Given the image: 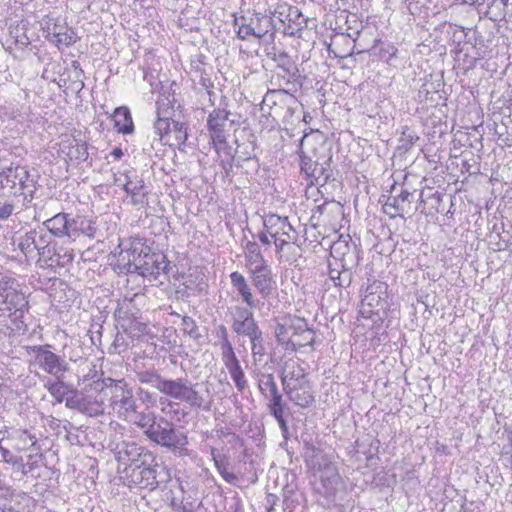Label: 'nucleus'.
<instances>
[{"label":"nucleus","instance_id":"obj_48","mask_svg":"<svg viewBox=\"0 0 512 512\" xmlns=\"http://www.w3.org/2000/svg\"><path fill=\"white\" fill-rule=\"evenodd\" d=\"M67 156L70 160L83 162L88 158L87 145L85 142L78 141L77 139H73L70 143Z\"/></svg>","mask_w":512,"mask_h":512},{"label":"nucleus","instance_id":"obj_20","mask_svg":"<svg viewBox=\"0 0 512 512\" xmlns=\"http://www.w3.org/2000/svg\"><path fill=\"white\" fill-rule=\"evenodd\" d=\"M413 202V193L408 190L402 189L401 192L395 196L387 199L383 205V211L391 218L401 217L404 218L406 213L411 212Z\"/></svg>","mask_w":512,"mask_h":512},{"label":"nucleus","instance_id":"obj_50","mask_svg":"<svg viewBox=\"0 0 512 512\" xmlns=\"http://www.w3.org/2000/svg\"><path fill=\"white\" fill-rule=\"evenodd\" d=\"M132 342L133 339H131L129 335H127L124 331L117 332L114 341L110 347L109 353L122 354L128 350Z\"/></svg>","mask_w":512,"mask_h":512},{"label":"nucleus","instance_id":"obj_63","mask_svg":"<svg viewBox=\"0 0 512 512\" xmlns=\"http://www.w3.org/2000/svg\"><path fill=\"white\" fill-rule=\"evenodd\" d=\"M19 440L23 442L24 447L28 445V443L30 447H36L38 443L37 437L27 430L19 431Z\"/></svg>","mask_w":512,"mask_h":512},{"label":"nucleus","instance_id":"obj_46","mask_svg":"<svg viewBox=\"0 0 512 512\" xmlns=\"http://www.w3.org/2000/svg\"><path fill=\"white\" fill-rule=\"evenodd\" d=\"M211 456L212 460L215 464V467L222 478L228 482L229 484L236 485L238 477L236 474L228 471V463L223 462L219 456L216 455V449L211 448Z\"/></svg>","mask_w":512,"mask_h":512},{"label":"nucleus","instance_id":"obj_16","mask_svg":"<svg viewBox=\"0 0 512 512\" xmlns=\"http://www.w3.org/2000/svg\"><path fill=\"white\" fill-rule=\"evenodd\" d=\"M248 273L253 287L263 300L277 292L275 275L269 265L249 270Z\"/></svg>","mask_w":512,"mask_h":512},{"label":"nucleus","instance_id":"obj_14","mask_svg":"<svg viewBox=\"0 0 512 512\" xmlns=\"http://www.w3.org/2000/svg\"><path fill=\"white\" fill-rule=\"evenodd\" d=\"M230 114L231 113L228 110L218 108L214 109L208 116V131L214 147L217 150L220 145L225 144V139H227V122L229 121ZM233 123L234 120H230V124Z\"/></svg>","mask_w":512,"mask_h":512},{"label":"nucleus","instance_id":"obj_26","mask_svg":"<svg viewBox=\"0 0 512 512\" xmlns=\"http://www.w3.org/2000/svg\"><path fill=\"white\" fill-rule=\"evenodd\" d=\"M230 281L243 303L251 309L259 307L260 301L254 297L251 286L241 273L238 271L232 272L230 274Z\"/></svg>","mask_w":512,"mask_h":512},{"label":"nucleus","instance_id":"obj_40","mask_svg":"<svg viewBox=\"0 0 512 512\" xmlns=\"http://www.w3.org/2000/svg\"><path fill=\"white\" fill-rule=\"evenodd\" d=\"M372 51L373 54L377 55L381 60L392 65L393 59L397 56L398 49L392 43L375 40Z\"/></svg>","mask_w":512,"mask_h":512},{"label":"nucleus","instance_id":"obj_6","mask_svg":"<svg viewBox=\"0 0 512 512\" xmlns=\"http://www.w3.org/2000/svg\"><path fill=\"white\" fill-rule=\"evenodd\" d=\"M106 383L110 407L120 416L130 419L138 409L132 388L125 379L106 378Z\"/></svg>","mask_w":512,"mask_h":512},{"label":"nucleus","instance_id":"obj_45","mask_svg":"<svg viewBox=\"0 0 512 512\" xmlns=\"http://www.w3.org/2000/svg\"><path fill=\"white\" fill-rule=\"evenodd\" d=\"M129 420L144 432L149 431L152 428V424H155L157 417L154 412H138L136 410V413H133Z\"/></svg>","mask_w":512,"mask_h":512},{"label":"nucleus","instance_id":"obj_21","mask_svg":"<svg viewBox=\"0 0 512 512\" xmlns=\"http://www.w3.org/2000/svg\"><path fill=\"white\" fill-rule=\"evenodd\" d=\"M50 236L45 228L38 226L19 238L18 248L26 257L31 256L50 239Z\"/></svg>","mask_w":512,"mask_h":512},{"label":"nucleus","instance_id":"obj_17","mask_svg":"<svg viewBox=\"0 0 512 512\" xmlns=\"http://www.w3.org/2000/svg\"><path fill=\"white\" fill-rule=\"evenodd\" d=\"M263 226L272 239H292L295 243L298 239V233L291 225L288 217H281L276 214L266 215L263 219Z\"/></svg>","mask_w":512,"mask_h":512},{"label":"nucleus","instance_id":"obj_12","mask_svg":"<svg viewBox=\"0 0 512 512\" xmlns=\"http://www.w3.org/2000/svg\"><path fill=\"white\" fill-rule=\"evenodd\" d=\"M300 169L305 174L306 181L309 186L325 185L330 177L332 171L330 169V163L332 162V156H330L324 164H319L313 161L309 156L301 152L300 155Z\"/></svg>","mask_w":512,"mask_h":512},{"label":"nucleus","instance_id":"obj_28","mask_svg":"<svg viewBox=\"0 0 512 512\" xmlns=\"http://www.w3.org/2000/svg\"><path fill=\"white\" fill-rule=\"evenodd\" d=\"M293 335L292 341L295 343V351L306 346L313 347L316 334L313 329L308 327L304 320L298 319L295 322Z\"/></svg>","mask_w":512,"mask_h":512},{"label":"nucleus","instance_id":"obj_9","mask_svg":"<svg viewBox=\"0 0 512 512\" xmlns=\"http://www.w3.org/2000/svg\"><path fill=\"white\" fill-rule=\"evenodd\" d=\"M233 25L237 27V36L242 40H246L250 36L261 39L274 29L272 16L256 12L251 15L234 17Z\"/></svg>","mask_w":512,"mask_h":512},{"label":"nucleus","instance_id":"obj_7","mask_svg":"<svg viewBox=\"0 0 512 512\" xmlns=\"http://www.w3.org/2000/svg\"><path fill=\"white\" fill-rule=\"evenodd\" d=\"M0 310L11 312L15 319L22 318L28 310V301L21 292L20 284L15 278L0 274Z\"/></svg>","mask_w":512,"mask_h":512},{"label":"nucleus","instance_id":"obj_53","mask_svg":"<svg viewBox=\"0 0 512 512\" xmlns=\"http://www.w3.org/2000/svg\"><path fill=\"white\" fill-rule=\"evenodd\" d=\"M64 401L67 408L77 410L82 413L83 391L79 392L72 388Z\"/></svg>","mask_w":512,"mask_h":512},{"label":"nucleus","instance_id":"obj_30","mask_svg":"<svg viewBox=\"0 0 512 512\" xmlns=\"http://www.w3.org/2000/svg\"><path fill=\"white\" fill-rule=\"evenodd\" d=\"M114 127L119 133L131 134L134 131V124L130 110L121 106L115 109L113 114Z\"/></svg>","mask_w":512,"mask_h":512},{"label":"nucleus","instance_id":"obj_11","mask_svg":"<svg viewBox=\"0 0 512 512\" xmlns=\"http://www.w3.org/2000/svg\"><path fill=\"white\" fill-rule=\"evenodd\" d=\"M331 258L335 264H339L342 269L353 275V271L360 262V250L350 236L348 238L340 237L331 246Z\"/></svg>","mask_w":512,"mask_h":512},{"label":"nucleus","instance_id":"obj_49","mask_svg":"<svg viewBox=\"0 0 512 512\" xmlns=\"http://www.w3.org/2000/svg\"><path fill=\"white\" fill-rule=\"evenodd\" d=\"M233 382L238 391L243 392L247 387V381L245 379V373L240 365V362H236L229 366H226Z\"/></svg>","mask_w":512,"mask_h":512},{"label":"nucleus","instance_id":"obj_62","mask_svg":"<svg viewBox=\"0 0 512 512\" xmlns=\"http://www.w3.org/2000/svg\"><path fill=\"white\" fill-rule=\"evenodd\" d=\"M50 345H35L28 347V352L34 355L35 362L39 360L49 351Z\"/></svg>","mask_w":512,"mask_h":512},{"label":"nucleus","instance_id":"obj_25","mask_svg":"<svg viewBox=\"0 0 512 512\" xmlns=\"http://www.w3.org/2000/svg\"><path fill=\"white\" fill-rule=\"evenodd\" d=\"M125 178L124 190L131 196L133 205L146 204L148 201V191L145 187L144 180L136 174H125Z\"/></svg>","mask_w":512,"mask_h":512},{"label":"nucleus","instance_id":"obj_24","mask_svg":"<svg viewBox=\"0 0 512 512\" xmlns=\"http://www.w3.org/2000/svg\"><path fill=\"white\" fill-rule=\"evenodd\" d=\"M136 379L143 385L156 389L159 393L167 396L172 379L163 377L156 369H143L135 372Z\"/></svg>","mask_w":512,"mask_h":512},{"label":"nucleus","instance_id":"obj_42","mask_svg":"<svg viewBox=\"0 0 512 512\" xmlns=\"http://www.w3.org/2000/svg\"><path fill=\"white\" fill-rule=\"evenodd\" d=\"M231 328L237 335L246 336L248 338L250 336H255V333L260 330L254 318L248 320L243 319L241 321H232Z\"/></svg>","mask_w":512,"mask_h":512},{"label":"nucleus","instance_id":"obj_15","mask_svg":"<svg viewBox=\"0 0 512 512\" xmlns=\"http://www.w3.org/2000/svg\"><path fill=\"white\" fill-rule=\"evenodd\" d=\"M43 32L46 33V38L59 48L61 46L68 47L76 42L75 32L60 19L48 18L45 20Z\"/></svg>","mask_w":512,"mask_h":512},{"label":"nucleus","instance_id":"obj_10","mask_svg":"<svg viewBox=\"0 0 512 512\" xmlns=\"http://www.w3.org/2000/svg\"><path fill=\"white\" fill-rule=\"evenodd\" d=\"M83 391L82 414L89 417L102 416L105 413V401L108 399L106 378L93 380Z\"/></svg>","mask_w":512,"mask_h":512},{"label":"nucleus","instance_id":"obj_57","mask_svg":"<svg viewBox=\"0 0 512 512\" xmlns=\"http://www.w3.org/2000/svg\"><path fill=\"white\" fill-rule=\"evenodd\" d=\"M221 349V359L224 363L225 367L229 366L231 364H234L236 362H239L238 358L236 357V354L234 352V348L232 346V343H224L220 345Z\"/></svg>","mask_w":512,"mask_h":512},{"label":"nucleus","instance_id":"obj_59","mask_svg":"<svg viewBox=\"0 0 512 512\" xmlns=\"http://www.w3.org/2000/svg\"><path fill=\"white\" fill-rule=\"evenodd\" d=\"M254 318L253 312L251 311V308L242 307V306H235L234 313L232 316V321H241V320H248Z\"/></svg>","mask_w":512,"mask_h":512},{"label":"nucleus","instance_id":"obj_60","mask_svg":"<svg viewBox=\"0 0 512 512\" xmlns=\"http://www.w3.org/2000/svg\"><path fill=\"white\" fill-rule=\"evenodd\" d=\"M274 240V245H275V248H276V252L277 254L280 255V258H282L284 255H283V252L285 250V248L287 247L290 251H291V254H293L294 256L295 253H294V248L290 245V243L292 242V239H273Z\"/></svg>","mask_w":512,"mask_h":512},{"label":"nucleus","instance_id":"obj_23","mask_svg":"<svg viewBox=\"0 0 512 512\" xmlns=\"http://www.w3.org/2000/svg\"><path fill=\"white\" fill-rule=\"evenodd\" d=\"M72 220L73 217H71L70 214L62 212L45 220L42 223V227L45 228L46 233L50 234L51 237L54 236L58 238H71Z\"/></svg>","mask_w":512,"mask_h":512},{"label":"nucleus","instance_id":"obj_41","mask_svg":"<svg viewBox=\"0 0 512 512\" xmlns=\"http://www.w3.org/2000/svg\"><path fill=\"white\" fill-rule=\"evenodd\" d=\"M74 259L72 250L64 249L62 247L57 248L55 256H53L50 263H48V269L57 272L58 269L68 268Z\"/></svg>","mask_w":512,"mask_h":512},{"label":"nucleus","instance_id":"obj_35","mask_svg":"<svg viewBox=\"0 0 512 512\" xmlns=\"http://www.w3.org/2000/svg\"><path fill=\"white\" fill-rule=\"evenodd\" d=\"M295 323L290 325L278 323L275 327V337L279 345H281L286 351L295 352V343L292 339L294 337Z\"/></svg>","mask_w":512,"mask_h":512},{"label":"nucleus","instance_id":"obj_19","mask_svg":"<svg viewBox=\"0 0 512 512\" xmlns=\"http://www.w3.org/2000/svg\"><path fill=\"white\" fill-rule=\"evenodd\" d=\"M295 97L285 89L268 90L261 103V111L269 115L278 114V110L290 107Z\"/></svg>","mask_w":512,"mask_h":512},{"label":"nucleus","instance_id":"obj_38","mask_svg":"<svg viewBox=\"0 0 512 512\" xmlns=\"http://www.w3.org/2000/svg\"><path fill=\"white\" fill-rule=\"evenodd\" d=\"M328 269V275L335 286H350L353 275L350 272L346 271L345 269H342L339 264H335V261L333 259L332 261H329Z\"/></svg>","mask_w":512,"mask_h":512},{"label":"nucleus","instance_id":"obj_1","mask_svg":"<svg viewBox=\"0 0 512 512\" xmlns=\"http://www.w3.org/2000/svg\"><path fill=\"white\" fill-rule=\"evenodd\" d=\"M280 379L284 393L296 406L307 408L315 401L307 374L295 361L284 363Z\"/></svg>","mask_w":512,"mask_h":512},{"label":"nucleus","instance_id":"obj_18","mask_svg":"<svg viewBox=\"0 0 512 512\" xmlns=\"http://www.w3.org/2000/svg\"><path fill=\"white\" fill-rule=\"evenodd\" d=\"M319 472V486L317 490L326 498L334 497L342 483L338 469L331 461L325 462L321 468H316Z\"/></svg>","mask_w":512,"mask_h":512},{"label":"nucleus","instance_id":"obj_31","mask_svg":"<svg viewBox=\"0 0 512 512\" xmlns=\"http://www.w3.org/2000/svg\"><path fill=\"white\" fill-rule=\"evenodd\" d=\"M44 387L57 403H62L72 387L63 381V377L48 378Z\"/></svg>","mask_w":512,"mask_h":512},{"label":"nucleus","instance_id":"obj_8","mask_svg":"<svg viewBox=\"0 0 512 512\" xmlns=\"http://www.w3.org/2000/svg\"><path fill=\"white\" fill-rule=\"evenodd\" d=\"M133 253H137V273L143 277L157 279L161 274H167L170 263L163 253L151 252L150 247L137 242L133 244Z\"/></svg>","mask_w":512,"mask_h":512},{"label":"nucleus","instance_id":"obj_55","mask_svg":"<svg viewBox=\"0 0 512 512\" xmlns=\"http://www.w3.org/2000/svg\"><path fill=\"white\" fill-rule=\"evenodd\" d=\"M182 331L189 335L190 338L198 340L201 338L199 328L194 319L189 316H184L181 323Z\"/></svg>","mask_w":512,"mask_h":512},{"label":"nucleus","instance_id":"obj_36","mask_svg":"<svg viewBox=\"0 0 512 512\" xmlns=\"http://www.w3.org/2000/svg\"><path fill=\"white\" fill-rule=\"evenodd\" d=\"M304 458L307 465L313 469L321 468L325 462H329L323 451L311 442L304 443Z\"/></svg>","mask_w":512,"mask_h":512},{"label":"nucleus","instance_id":"obj_13","mask_svg":"<svg viewBox=\"0 0 512 512\" xmlns=\"http://www.w3.org/2000/svg\"><path fill=\"white\" fill-rule=\"evenodd\" d=\"M158 118L154 123V130L159 135V140H165L167 144L170 138H174L177 145L185 144L188 134L185 123L172 121L168 117H162L160 107L157 109Z\"/></svg>","mask_w":512,"mask_h":512},{"label":"nucleus","instance_id":"obj_61","mask_svg":"<svg viewBox=\"0 0 512 512\" xmlns=\"http://www.w3.org/2000/svg\"><path fill=\"white\" fill-rule=\"evenodd\" d=\"M2 456L6 463L17 467L21 471L23 459L21 456H16L7 449H2Z\"/></svg>","mask_w":512,"mask_h":512},{"label":"nucleus","instance_id":"obj_56","mask_svg":"<svg viewBox=\"0 0 512 512\" xmlns=\"http://www.w3.org/2000/svg\"><path fill=\"white\" fill-rule=\"evenodd\" d=\"M251 342V351L254 357L259 356L260 358L265 355L266 349L264 345V339L262 331L259 330L255 333V336L249 337Z\"/></svg>","mask_w":512,"mask_h":512},{"label":"nucleus","instance_id":"obj_3","mask_svg":"<svg viewBox=\"0 0 512 512\" xmlns=\"http://www.w3.org/2000/svg\"><path fill=\"white\" fill-rule=\"evenodd\" d=\"M199 383H192L187 378L172 379L167 396L187 404L191 409L210 411L213 399L208 390L203 393L199 390Z\"/></svg>","mask_w":512,"mask_h":512},{"label":"nucleus","instance_id":"obj_4","mask_svg":"<svg viewBox=\"0 0 512 512\" xmlns=\"http://www.w3.org/2000/svg\"><path fill=\"white\" fill-rule=\"evenodd\" d=\"M258 387L261 394L268 400L267 409L278 422L282 436L288 439L289 428L286 420L288 406L278 390L273 374L262 375Z\"/></svg>","mask_w":512,"mask_h":512},{"label":"nucleus","instance_id":"obj_54","mask_svg":"<svg viewBox=\"0 0 512 512\" xmlns=\"http://www.w3.org/2000/svg\"><path fill=\"white\" fill-rule=\"evenodd\" d=\"M43 458V454L41 453H35V454H29L27 456V462H24L22 460V467H21V473L22 475L26 476L32 471L38 469L40 467V462Z\"/></svg>","mask_w":512,"mask_h":512},{"label":"nucleus","instance_id":"obj_32","mask_svg":"<svg viewBox=\"0 0 512 512\" xmlns=\"http://www.w3.org/2000/svg\"><path fill=\"white\" fill-rule=\"evenodd\" d=\"M14 171L15 167L10 166L0 172V193L7 196H17L20 194L17 178L13 177L16 176Z\"/></svg>","mask_w":512,"mask_h":512},{"label":"nucleus","instance_id":"obj_44","mask_svg":"<svg viewBox=\"0 0 512 512\" xmlns=\"http://www.w3.org/2000/svg\"><path fill=\"white\" fill-rule=\"evenodd\" d=\"M118 324L131 339L140 337L146 332V324L136 320H125L119 316Z\"/></svg>","mask_w":512,"mask_h":512},{"label":"nucleus","instance_id":"obj_58","mask_svg":"<svg viewBox=\"0 0 512 512\" xmlns=\"http://www.w3.org/2000/svg\"><path fill=\"white\" fill-rule=\"evenodd\" d=\"M7 195L0 193V220H7L14 212V204L4 200Z\"/></svg>","mask_w":512,"mask_h":512},{"label":"nucleus","instance_id":"obj_34","mask_svg":"<svg viewBox=\"0 0 512 512\" xmlns=\"http://www.w3.org/2000/svg\"><path fill=\"white\" fill-rule=\"evenodd\" d=\"M245 259L248 271L268 265L260 251L259 245L256 242L248 241L246 243Z\"/></svg>","mask_w":512,"mask_h":512},{"label":"nucleus","instance_id":"obj_2","mask_svg":"<svg viewBox=\"0 0 512 512\" xmlns=\"http://www.w3.org/2000/svg\"><path fill=\"white\" fill-rule=\"evenodd\" d=\"M144 435L151 442L167 448L176 456L181 457L189 454L186 434L179 431L175 424L165 417L160 416L155 424H152L149 431H144Z\"/></svg>","mask_w":512,"mask_h":512},{"label":"nucleus","instance_id":"obj_52","mask_svg":"<svg viewBox=\"0 0 512 512\" xmlns=\"http://www.w3.org/2000/svg\"><path fill=\"white\" fill-rule=\"evenodd\" d=\"M255 142L254 140L250 141L248 144H238L237 149L235 150V154L238 161H248L255 157Z\"/></svg>","mask_w":512,"mask_h":512},{"label":"nucleus","instance_id":"obj_51","mask_svg":"<svg viewBox=\"0 0 512 512\" xmlns=\"http://www.w3.org/2000/svg\"><path fill=\"white\" fill-rule=\"evenodd\" d=\"M419 139L416 132L409 127L403 128L401 136L399 138V148L405 151H409L415 142Z\"/></svg>","mask_w":512,"mask_h":512},{"label":"nucleus","instance_id":"obj_22","mask_svg":"<svg viewBox=\"0 0 512 512\" xmlns=\"http://www.w3.org/2000/svg\"><path fill=\"white\" fill-rule=\"evenodd\" d=\"M145 453H151L146 448L139 446L135 442L122 441L118 443L115 449V456L119 463L129 467L133 463L142 461Z\"/></svg>","mask_w":512,"mask_h":512},{"label":"nucleus","instance_id":"obj_47","mask_svg":"<svg viewBox=\"0 0 512 512\" xmlns=\"http://www.w3.org/2000/svg\"><path fill=\"white\" fill-rule=\"evenodd\" d=\"M56 243L52 242V238L44 243L43 246L40 247V249L37 251V254L39 256L37 263L41 268H47L48 263L52 260L53 256H55L56 251Z\"/></svg>","mask_w":512,"mask_h":512},{"label":"nucleus","instance_id":"obj_39","mask_svg":"<svg viewBox=\"0 0 512 512\" xmlns=\"http://www.w3.org/2000/svg\"><path fill=\"white\" fill-rule=\"evenodd\" d=\"M14 173H16V176L13 177L17 178L21 195H30L36 192L35 181L30 178L29 171L26 167L16 166Z\"/></svg>","mask_w":512,"mask_h":512},{"label":"nucleus","instance_id":"obj_33","mask_svg":"<svg viewBox=\"0 0 512 512\" xmlns=\"http://www.w3.org/2000/svg\"><path fill=\"white\" fill-rule=\"evenodd\" d=\"M133 245L127 250H122L119 254L116 269L119 273H137L138 259L137 253H133Z\"/></svg>","mask_w":512,"mask_h":512},{"label":"nucleus","instance_id":"obj_29","mask_svg":"<svg viewBox=\"0 0 512 512\" xmlns=\"http://www.w3.org/2000/svg\"><path fill=\"white\" fill-rule=\"evenodd\" d=\"M272 59L277 63V70L287 72V83H294L299 77V70L290 56L284 52H275Z\"/></svg>","mask_w":512,"mask_h":512},{"label":"nucleus","instance_id":"obj_43","mask_svg":"<svg viewBox=\"0 0 512 512\" xmlns=\"http://www.w3.org/2000/svg\"><path fill=\"white\" fill-rule=\"evenodd\" d=\"M281 8L286 9V18L288 20L289 28L292 27V24L295 25L297 31H301L307 27L308 19L304 17L301 10L296 6H281Z\"/></svg>","mask_w":512,"mask_h":512},{"label":"nucleus","instance_id":"obj_37","mask_svg":"<svg viewBox=\"0 0 512 512\" xmlns=\"http://www.w3.org/2000/svg\"><path fill=\"white\" fill-rule=\"evenodd\" d=\"M96 233L95 223L84 216L73 217L71 238L75 239L80 235L94 237Z\"/></svg>","mask_w":512,"mask_h":512},{"label":"nucleus","instance_id":"obj_64","mask_svg":"<svg viewBox=\"0 0 512 512\" xmlns=\"http://www.w3.org/2000/svg\"><path fill=\"white\" fill-rule=\"evenodd\" d=\"M216 337L218 338V345H222L224 343H230L228 338V330L225 325H219L216 328Z\"/></svg>","mask_w":512,"mask_h":512},{"label":"nucleus","instance_id":"obj_5","mask_svg":"<svg viewBox=\"0 0 512 512\" xmlns=\"http://www.w3.org/2000/svg\"><path fill=\"white\" fill-rule=\"evenodd\" d=\"M157 468L159 464L153 453H145L142 461L125 467L123 474L129 486L154 490L159 485Z\"/></svg>","mask_w":512,"mask_h":512},{"label":"nucleus","instance_id":"obj_27","mask_svg":"<svg viewBox=\"0 0 512 512\" xmlns=\"http://www.w3.org/2000/svg\"><path fill=\"white\" fill-rule=\"evenodd\" d=\"M37 364L45 373L53 377H64V374L68 371L67 362L50 350Z\"/></svg>","mask_w":512,"mask_h":512}]
</instances>
